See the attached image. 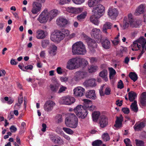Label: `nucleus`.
<instances>
[{
  "instance_id": "nucleus-15",
  "label": "nucleus",
  "mask_w": 146,
  "mask_h": 146,
  "mask_svg": "<svg viewBox=\"0 0 146 146\" xmlns=\"http://www.w3.org/2000/svg\"><path fill=\"white\" fill-rule=\"evenodd\" d=\"M84 88L81 86L77 87L73 90V94L75 96L77 97L82 96L85 92Z\"/></svg>"
},
{
  "instance_id": "nucleus-29",
  "label": "nucleus",
  "mask_w": 146,
  "mask_h": 146,
  "mask_svg": "<svg viewBox=\"0 0 146 146\" xmlns=\"http://www.w3.org/2000/svg\"><path fill=\"white\" fill-rule=\"evenodd\" d=\"M107 75V71L105 70H103L99 73L100 76L101 77L105 82H107L108 80Z\"/></svg>"
},
{
  "instance_id": "nucleus-22",
  "label": "nucleus",
  "mask_w": 146,
  "mask_h": 146,
  "mask_svg": "<svg viewBox=\"0 0 146 146\" xmlns=\"http://www.w3.org/2000/svg\"><path fill=\"white\" fill-rule=\"evenodd\" d=\"M112 24L109 22H106L102 26V32L106 35L108 34L107 30L110 29L112 27Z\"/></svg>"
},
{
  "instance_id": "nucleus-8",
  "label": "nucleus",
  "mask_w": 146,
  "mask_h": 146,
  "mask_svg": "<svg viewBox=\"0 0 146 146\" xmlns=\"http://www.w3.org/2000/svg\"><path fill=\"white\" fill-rule=\"evenodd\" d=\"M65 124L67 127L75 128L78 125V118L74 113L69 114L65 119Z\"/></svg>"
},
{
  "instance_id": "nucleus-12",
  "label": "nucleus",
  "mask_w": 146,
  "mask_h": 146,
  "mask_svg": "<svg viewBox=\"0 0 146 146\" xmlns=\"http://www.w3.org/2000/svg\"><path fill=\"white\" fill-rule=\"evenodd\" d=\"M75 99L71 96H67L61 98L59 100V103L61 104L70 105L74 103Z\"/></svg>"
},
{
  "instance_id": "nucleus-51",
  "label": "nucleus",
  "mask_w": 146,
  "mask_h": 146,
  "mask_svg": "<svg viewBox=\"0 0 146 146\" xmlns=\"http://www.w3.org/2000/svg\"><path fill=\"white\" fill-rule=\"evenodd\" d=\"M55 120L58 123H60L62 121V117L61 115H57L55 117Z\"/></svg>"
},
{
  "instance_id": "nucleus-1",
  "label": "nucleus",
  "mask_w": 146,
  "mask_h": 146,
  "mask_svg": "<svg viewBox=\"0 0 146 146\" xmlns=\"http://www.w3.org/2000/svg\"><path fill=\"white\" fill-rule=\"evenodd\" d=\"M83 106L78 105L74 109V111L79 118L84 119L87 116L88 112L86 109L90 111L94 110L95 106L92 105V101L85 99L83 100Z\"/></svg>"
},
{
  "instance_id": "nucleus-16",
  "label": "nucleus",
  "mask_w": 146,
  "mask_h": 146,
  "mask_svg": "<svg viewBox=\"0 0 146 146\" xmlns=\"http://www.w3.org/2000/svg\"><path fill=\"white\" fill-rule=\"evenodd\" d=\"M100 33L101 31L100 29L94 28L92 30L91 35L92 37L99 40L100 41L102 38Z\"/></svg>"
},
{
  "instance_id": "nucleus-28",
  "label": "nucleus",
  "mask_w": 146,
  "mask_h": 146,
  "mask_svg": "<svg viewBox=\"0 0 146 146\" xmlns=\"http://www.w3.org/2000/svg\"><path fill=\"white\" fill-rule=\"evenodd\" d=\"M101 0H88V5L90 7H96L97 4Z\"/></svg>"
},
{
  "instance_id": "nucleus-47",
  "label": "nucleus",
  "mask_w": 146,
  "mask_h": 146,
  "mask_svg": "<svg viewBox=\"0 0 146 146\" xmlns=\"http://www.w3.org/2000/svg\"><path fill=\"white\" fill-rule=\"evenodd\" d=\"M78 58L81 60L80 61V67L81 66L82 64H83L84 66H86L88 64V62L85 59L80 58Z\"/></svg>"
},
{
  "instance_id": "nucleus-3",
  "label": "nucleus",
  "mask_w": 146,
  "mask_h": 146,
  "mask_svg": "<svg viewBox=\"0 0 146 146\" xmlns=\"http://www.w3.org/2000/svg\"><path fill=\"white\" fill-rule=\"evenodd\" d=\"M141 21L134 19L131 13H129L127 17H125L123 19V24L121 26L123 29L127 28L129 25L132 27H137L141 23Z\"/></svg>"
},
{
  "instance_id": "nucleus-58",
  "label": "nucleus",
  "mask_w": 146,
  "mask_h": 146,
  "mask_svg": "<svg viewBox=\"0 0 146 146\" xmlns=\"http://www.w3.org/2000/svg\"><path fill=\"white\" fill-rule=\"evenodd\" d=\"M56 71L58 74H61L62 73L63 70L60 67H58L56 69Z\"/></svg>"
},
{
  "instance_id": "nucleus-55",
  "label": "nucleus",
  "mask_w": 146,
  "mask_h": 146,
  "mask_svg": "<svg viewBox=\"0 0 146 146\" xmlns=\"http://www.w3.org/2000/svg\"><path fill=\"white\" fill-rule=\"evenodd\" d=\"M112 42L114 46H116L120 42L119 39H114V40H112Z\"/></svg>"
},
{
  "instance_id": "nucleus-32",
  "label": "nucleus",
  "mask_w": 146,
  "mask_h": 146,
  "mask_svg": "<svg viewBox=\"0 0 146 146\" xmlns=\"http://www.w3.org/2000/svg\"><path fill=\"white\" fill-rule=\"evenodd\" d=\"M88 44L91 50H92V49L96 47L97 46V44L95 41L91 39H90L88 42Z\"/></svg>"
},
{
  "instance_id": "nucleus-54",
  "label": "nucleus",
  "mask_w": 146,
  "mask_h": 146,
  "mask_svg": "<svg viewBox=\"0 0 146 146\" xmlns=\"http://www.w3.org/2000/svg\"><path fill=\"white\" fill-rule=\"evenodd\" d=\"M111 90L109 87H107L106 88L104 91L105 94L108 95L110 94Z\"/></svg>"
},
{
  "instance_id": "nucleus-64",
  "label": "nucleus",
  "mask_w": 146,
  "mask_h": 146,
  "mask_svg": "<svg viewBox=\"0 0 146 146\" xmlns=\"http://www.w3.org/2000/svg\"><path fill=\"white\" fill-rule=\"evenodd\" d=\"M90 61L91 63H94L96 62L97 60L96 58L94 57H92L90 58Z\"/></svg>"
},
{
  "instance_id": "nucleus-59",
  "label": "nucleus",
  "mask_w": 146,
  "mask_h": 146,
  "mask_svg": "<svg viewBox=\"0 0 146 146\" xmlns=\"http://www.w3.org/2000/svg\"><path fill=\"white\" fill-rule=\"evenodd\" d=\"M66 88H67L66 87L61 86L58 92L59 93H62L65 91Z\"/></svg>"
},
{
  "instance_id": "nucleus-24",
  "label": "nucleus",
  "mask_w": 146,
  "mask_h": 146,
  "mask_svg": "<svg viewBox=\"0 0 146 146\" xmlns=\"http://www.w3.org/2000/svg\"><path fill=\"white\" fill-rule=\"evenodd\" d=\"M95 92V91L94 90H90L88 91L86 94V97L92 100L96 99V97Z\"/></svg>"
},
{
  "instance_id": "nucleus-42",
  "label": "nucleus",
  "mask_w": 146,
  "mask_h": 146,
  "mask_svg": "<svg viewBox=\"0 0 146 146\" xmlns=\"http://www.w3.org/2000/svg\"><path fill=\"white\" fill-rule=\"evenodd\" d=\"M129 76L130 78L134 82L136 81L137 79V75L134 72H131L129 73Z\"/></svg>"
},
{
  "instance_id": "nucleus-11",
  "label": "nucleus",
  "mask_w": 146,
  "mask_h": 146,
  "mask_svg": "<svg viewBox=\"0 0 146 146\" xmlns=\"http://www.w3.org/2000/svg\"><path fill=\"white\" fill-rule=\"evenodd\" d=\"M87 72L84 70H80L76 72L73 78V80L76 82H78L84 79L87 76Z\"/></svg>"
},
{
  "instance_id": "nucleus-37",
  "label": "nucleus",
  "mask_w": 146,
  "mask_h": 146,
  "mask_svg": "<svg viewBox=\"0 0 146 146\" xmlns=\"http://www.w3.org/2000/svg\"><path fill=\"white\" fill-rule=\"evenodd\" d=\"M50 44V41L48 39L42 40L41 41V46L43 48H46Z\"/></svg>"
},
{
  "instance_id": "nucleus-49",
  "label": "nucleus",
  "mask_w": 146,
  "mask_h": 146,
  "mask_svg": "<svg viewBox=\"0 0 146 146\" xmlns=\"http://www.w3.org/2000/svg\"><path fill=\"white\" fill-rule=\"evenodd\" d=\"M102 142L100 140H96L94 141L92 143L93 146H99L102 143Z\"/></svg>"
},
{
  "instance_id": "nucleus-17",
  "label": "nucleus",
  "mask_w": 146,
  "mask_h": 146,
  "mask_svg": "<svg viewBox=\"0 0 146 146\" xmlns=\"http://www.w3.org/2000/svg\"><path fill=\"white\" fill-rule=\"evenodd\" d=\"M47 31L42 29H38L36 31V38L39 39H44L48 36Z\"/></svg>"
},
{
  "instance_id": "nucleus-33",
  "label": "nucleus",
  "mask_w": 146,
  "mask_h": 146,
  "mask_svg": "<svg viewBox=\"0 0 146 146\" xmlns=\"http://www.w3.org/2000/svg\"><path fill=\"white\" fill-rule=\"evenodd\" d=\"M50 139L52 141L54 142L58 143V140H60L61 138L60 137H57V136L54 134H50Z\"/></svg>"
},
{
  "instance_id": "nucleus-9",
  "label": "nucleus",
  "mask_w": 146,
  "mask_h": 146,
  "mask_svg": "<svg viewBox=\"0 0 146 146\" xmlns=\"http://www.w3.org/2000/svg\"><path fill=\"white\" fill-rule=\"evenodd\" d=\"M81 59L76 57L70 59L67 62L66 68L67 69L72 70L80 67Z\"/></svg>"
},
{
  "instance_id": "nucleus-2",
  "label": "nucleus",
  "mask_w": 146,
  "mask_h": 146,
  "mask_svg": "<svg viewBox=\"0 0 146 146\" xmlns=\"http://www.w3.org/2000/svg\"><path fill=\"white\" fill-rule=\"evenodd\" d=\"M58 14L57 10L53 9L48 11L47 9H45L39 15L37 20L41 23H45L48 21H51Z\"/></svg>"
},
{
  "instance_id": "nucleus-39",
  "label": "nucleus",
  "mask_w": 146,
  "mask_h": 146,
  "mask_svg": "<svg viewBox=\"0 0 146 146\" xmlns=\"http://www.w3.org/2000/svg\"><path fill=\"white\" fill-rule=\"evenodd\" d=\"M131 108L132 110L135 112H136L138 110V108L137 106V102L135 100L131 105Z\"/></svg>"
},
{
  "instance_id": "nucleus-10",
  "label": "nucleus",
  "mask_w": 146,
  "mask_h": 146,
  "mask_svg": "<svg viewBox=\"0 0 146 146\" xmlns=\"http://www.w3.org/2000/svg\"><path fill=\"white\" fill-rule=\"evenodd\" d=\"M105 7L101 4H98L96 7H94L92 11L93 14L95 15L97 17L100 18L104 14L105 12Z\"/></svg>"
},
{
  "instance_id": "nucleus-21",
  "label": "nucleus",
  "mask_w": 146,
  "mask_h": 146,
  "mask_svg": "<svg viewBox=\"0 0 146 146\" xmlns=\"http://www.w3.org/2000/svg\"><path fill=\"white\" fill-rule=\"evenodd\" d=\"M108 118L105 116L103 115L100 117L99 121L100 126L102 128L105 127L108 124Z\"/></svg>"
},
{
  "instance_id": "nucleus-5",
  "label": "nucleus",
  "mask_w": 146,
  "mask_h": 146,
  "mask_svg": "<svg viewBox=\"0 0 146 146\" xmlns=\"http://www.w3.org/2000/svg\"><path fill=\"white\" fill-rule=\"evenodd\" d=\"M72 52L74 55H84L87 52L85 45L81 41L74 44L72 47Z\"/></svg>"
},
{
  "instance_id": "nucleus-48",
  "label": "nucleus",
  "mask_w": 146,
  "mask_h": 146,
  "mask_svg": "<svg viewBox=\"0 0 146 146\" xmlns=\"http://www.w3.org/2000/svg\"><path fill=\"white\" fill-rule=\"evenodd\" d=\"M135 141L136 146H144V142L143 141L136 139Z\"/></svg>"
},
{
  "instance_id": "nucleus-7",
  "label": "nucleus",
  "mask_w": 146,
  "mask_h": 146,
  "mask_svg": "<svg viewBox=\"0 0 146 146\" xmlns=\"http://www.w3.org/2000/svg\"><path fill=\"white\" fill-rule=\"evenodd\" d=\"M146 43V40L143 36H141L133 42L131 46L132 49L133 50H140L141 51V52L139 55L141 57L144 52V46Z\"/></svg>"
},
{
  "instance_id": "nucleus-35",
  "label": "nucleus",
  "mask_w": 146,
  "mask_h": 146,
  "mask_svg": "<svg viewBox=\"0 0 146 146\" xmlns=\"http://www.w3.org/2000/svg\"><path fill=\"white\" fill-rule=\"evenodd\" d=\"M129 99L130 102L133 101L137 97L136 94L133 91H131L128 93Z\"/></svg>"
},
{
  "instance_id": "nucleus-45",
  "label": "nucleus",
  "mask_w": 146,
  "mask_h": 146,
  "mask_svg": "<svg viewBox=\"0 0 146 146\" xmlns=\"http://www.w3.org/2000/svg\"><path fill=\"white\" fill-rule=\"evenodd\" d=\"M57 47L54 45H52L50 47V50L49 52V53L51 55L54 54L55 52L57 50Z\"/></svg>"
},
{
  "instance_id": "nucleus-52",
  "label": "nucleus",
  "mask_w": 146,
  "mask_h": 146,
  "mask_svg": "<svg viewBox=\"0 0 146 146\" xmlns=\"http://www.w3.org/2000/svg\"><path fill=\"white\" fill-rule=\"evenodd\" d=\"M124 142L126 146H132L130 139L129 138H126L124 139Z\"/></svg>"
},
{
  "instance_id": "nucleus-26",
  "label": "nucleus",
  "mask_w": 146,
  "mask_h": 146,
  "mask_svg": "<svg viewBox=\"0 0 146 146\" xmlns=\"http://www.w3.org/2000/svg\"><path fill=\"white\" fill-rule=\"evenodd\" d=\"M145 126V123L141 122L136 123L133 127L135 131H141Z\"/></svg>"
},
{
  "instance_id": "nucleus-50",
  "label": "nucleus",
  "mask_w": 146,
  "mask_h": 146,
  "mask_svg": "<svg viewBox=\"0 0 146 146\" xmlns=\"http://www.w3.org/2000/svg\"><path fill=\"white\" fill-rule=\"evenodd\" d=\"M5 101L7 102V103L9 104H12L13 102V99L11 98H9L8 97H5L4 98Z\"/></svg>"
},
{
  "instance_id": "nucleus-63",
  "label": "nucleus",
  "mask_w": 146,
  "mask_h": 146,
  "mask_svg": "<svg viewBox=\"0 0 146 146\" xmlns=\"http://www.w3.org/2000/svg\"><path fill=\"white\" fill-rule=\"evenodd\" d=\"M76 35V34L75 33H73L69 35V34L67 36H68V38H69L71 39L75 37Z\"/></svg>"
},
{
  "instance_id": "nucleus-44",
  "label": "nucleus",
  "mask_w": 146,
  "mask_h": 146,
  "mask_svg": "<svg viewBox=\"0 0 146 146\" xmlns=\"http://www.w3.org/2000/svg\"><path fill=\"white\" fill-rule=\"evenodd\" d=\"M63 130L65 133L69 134L72 135L74 133V131L69 128L64 127L63 128Z\"/></svg>"
},
{
  "instance_id": "nucleus-61",
  "label": "nucleus",
  "mask_w": 146,
  "mask_h": 146,
  "mask_svg": "<svg viewBox=\"0 0 146 146\" xmlns=\"http://www.w3.org/2000/svg\"><path fill=\"white\" fill-rule=\"evenodd\" d=\"M122 111L125 114H128L129 112V110L128 108H124L122 109Z\"/></svg>"
},
{
  "instance_id": "nucleus-14",
  "label": "nucleus",
  "mask_w": 146,
  "mask_h": 146,
  "mask_svg": "<svg viewBox=\"0 0 146 146\" xmlns=\"http://www.w3.org/2000/svg\"><path fill=\"white\" fill-rule=\"evenodd\" d=\"M55 104V102L52 100L46 101L44 105V109L46 112H50L53 110Z\"/></svg>"
},
{
  "instance_id": "nucleus-46",
  "label": "nucleus",
  "mask_w": 146,
  "mask_h": 146,
  "mask_svg": "<svg viewBox=\"0 0 146 146\" xmlns=\"http://www.w3.org/2000/svg\"><path fill=\"white\" fill-rule=\"evenodd\" d=\"M102 137L104 141H108L110 139L109 136L107 133H104L102 135Z\"/></svg>"
},
{
  "instance_id": "nucleus-57",
  "label": "nucleus",
  "mask_w": 146,
  "mask_h": 146,
  "mask_svg": "<svg viewBox=\"0 0 146 146\" xmlns=\"http://www.w3.org/2000/svg\"><path fill=\"white\" fill-rule=\"evenodd\" d=\"M70 1L71 0H60L59 3L61 5H63L69 3Z\"/></svg>"
},
{
  "instance_id": "nucleus-18",
  "label": "nucleus",
  "mask_w": 146,
  "mask_h": 146,
  "mask_svg": "<svg viewBox=\"0 0 146 146\" xmlns=\"http://www.w3.org/2000/svg\"><path fill=\"white\" fill-rule=\"evenodd\" d=\"M66 9L67 11L70 13L71 15L77 14L83 11V9L81 8L67 7Z\"/></svg>"
},
{
  "instance_id": "nucleus-41",
  "label": "nucleus",
  "mask_w": 146,
  "mask_h": 146,
  "mask_svg": "<svg viewBox=\"0 0 146 146\" xmlns=\"http://www.w3.org/2000/svg\"><path fill=\"white\" fill-rule=\"evenodd\" d=\"M109 71V78L110 79H113L115 75L116 72L115 70L112 68H108Z\"/></svg>"
},
{
  "instance_id": "nucleus-19",
  "label": "nucleus",
  "mask_w": 146,
  "mask_h": 146,
  "mask_svg": "<svg viewBox=\"0 0 146 146\" xmlns=\"http://www.w3.org/2000/svg\"><path fill=\"white\" fill-rule=\"evenodd\" d=\"M56 23L60 27H64L68 23V21L66 18L60 17L56 20Z\"/></svg>"
},
{
  "instance_id": "nucleus-60",
  "label": "nucleus",
  "mask_w": 146,
  "mask_h": 146,
  "mask_svg": "<svg viewBox=\"0 0 146 146\" xmlns=\"http://www.w3.org/2000/svg\"><path fill=\"white\" fill-rule=\"evenodd\" d=\"M56 132L59 134H60L61 135H62L64 134L63 132L61 130L59 129V128L57 127L56 129Z\"/></svg>"
},
{
  "instance_id": "nucleus-56",
  "label": "nucleus",
  "mask_w": 146,
  "mask_h": 146,
  "mask_svg": "<svg viewBox=\"0 0 146 146\" xmlns=\"http://www.w3.org/2000/svg\"><path fill=\"white\" fill-rule=\"evenodd\" d=\"M124 87L122 81L120 80L118 83L117 87L120 89H122Z\"/></svg>"
},
{
  "instance_id": "nucleus-6",
  "label": "nucleus",
  "mask_w": 146,
  "mask_h": 146,
  "mask_svg": "<svg viewBox=\"0 0 146 146\" xmlns=\"http://www.w3.org/2000/svg\"><path fill=\"white\" fill-rule=\"evenodd\" d=\"M146 43V40L143 36H141L133 42L131 46L132 49L133 50H140L141 51V52L139 55L141 57L144 52V46Z\"/></svg>"
},
{
  "instance_id": "nucleus-53",
  "label": "nucleus",
  "mask_w": 146,
  "mask_h": 146,
  "mask_svg": "<svg viewBox=\"0 0 146 146\" xmlns=\"http://www.w3.org/2000/svg\"><path fill=\"white\" fill-rule=\"evenodd\" d=\"M73 2L77 5H80L84 3L85 0H72Z\"/></svg>"
},
{
  "instance_id": "nucleus-13",
  "label": "nucleus",
  "mask_w": 146,
  "mask_h": 146,
  "mask_svg": "<svg viewBox=\"0 0 146 146\" xmlns=\"http://www.w3.org/2000/svg\"><path fill=\"white\" fill-rule=\"evenodd\" d=\"M119 12L118 9L113 7L109 8L108 11L109 17L112 20H114L118 15Z\"/></svg>"
},
{
  "instance_id": "nucleus-20",
  "label": "nucleus",
  "mask_w": 146,
  "mask_h": 146,
  "mask_svg": "<svg viewBox=\"0 0 146 146\" xmlns=\"http://www.w3.org/2000/svg\"><path fill=\"white\" fill-rule=\"evenodd\" d=\"M41 4L37 2H34L33 4V8L31 10L32 13L34 14H37L41 10Z\"/></svg>"
},
{
  "instance_id": "nucleus-62",
  "label": "nucleus",
  "mask_w": 146,
  "mask_h": 146,
  "mask_svg": "<svg viewBox=\"0 0 146 146\" xmlns=\"http://www.w3.org/2000/svg\"><path fill=\"white\" fill-rule=\"evenodd\" d=\"M42 128L41 129V131L43 132H44L46 131V129L47 127V126L46 124L43 123L42 124Z\"/></svg>"
},
{
  "instance_id": "nucleus-40",
  "label": "nucleus",
  "mask_w": 146,
  "mask_h": 146,
  "mask_svg": "<svg viewBox=\"0 0 146 146\" xmlns=\"http://www.w3.org/2000/svg\"><path fill=\"white\" fill-rule=\"evenodd\" d=\"M98 69V67L96 66L92 65L88 68V71L90 73H92L96 72Z\"/></svg>"
},
{
  "instance_id": "nucleus-23",
  "label": "nucleus",
  "mask_w": 146,
  "mask_h": 146,
  "mask_svg": "<svg viewBox=\"0 0 146 146\" xmlns=\"http://www.w3.org/2000/svg\"><path fill=\"white\" fill-rule=\"evenodd\" d=\"M123 120V117L122 115L119 117H116V120L114 126L117 128H120L122 127V122Z\"/></svg>"
},
{
  "instance_id": "nucleus-36",
  "label": "nucleus",
  "mask_w": 146,
  "mask_h": 146,
  "mask_svg": "<svg viewBox=\"0 0 146 146\" xmlns=\"http://www.w3.org/2000/svg\"><path fill=\"white\" fill-rule=\"evenodd\" d=\"M140 102L143 106L146 105V92L142 93L141 94Z\"/></svg>"
},
{
  "instance_id": "nucleus-27",
  "label": "nucleus",
  "mask_w": 146,
  "mask_h": 146,
  "mask_svg": "<svg viewBox=\"0 0 146 146\" xmlns=\"http://www.w3.org/2000/svg\"><path fill=\"white\" fill-rule=\"evenodd\" d=\"M145 7L143 5H140L136 9L135 14L136 15H138L144 12Z\"/></svg>"
},
{
  "instance_id": "nucleus-34",
  "label": "nucleus",
  "mask_w": 146,
  "mask_h": 146,
  "mask_svg": "<svg viewBox=\"0 0 146 146\" xmlns=\"http://www.w3.org/2000/svg\"><path fill=\"white\" fill-rule=\"evenodd\" d=\"M100 115V113L98 111H94L92 114L93 120L94 122H96Z\"/></svg>"
},
{
  "instance_id": "nucleus-30",
  "label": "nucleus",
  "mask_w": 146,
  "mask_h": 146,
  "mask_svg": "<svg viewBox=\"0 0 146 146\" xmlns=\"http://www.w3.org/2000/svg\"><path fill=\"white\" fill-rule=\"evenodd\" d=\"M100 18H97L96 16L93 14L90 17V21L94 25H98L99 24V21L98 19Z\"/></svg>"
},
{
  "instance_id": "nucleus-43",
  "label": "nucleus",
  "mask_w": 146,
  "mask_h": 146,
  "mask_svg": "<svg viewBox=\"0 0 146 146\" xmlns=\"http://www.w3.org/2000/svg\"><path fill=\"white\" fill-rule=\"evenodd\" d=\"M87 15V13L84 12L82 13L80 15L77 17L78 20L79 21H82L85 18Z\"/></svg>"
},
{
  "instance_id": "nucleus-31",
  "label": "nucleus",
  "mask_w": 146,
  "mask_h": 146,
  "mask_svg": "<svg viewBox=\"0 0 146 146\" xmlns=\"http://www.w3.org/2000/svg\"><path fill=\"white\" fill-rule=\"evenodd\" d=\"M102 45L103 47L106 49H109L111 46L110 42L108 39L104 40L102 42Z\"/></svg>"
},
{
  "instance_id": "nucleus-38",
  "label": "nucleus",
  "mask_w": 146,
  "mask_h": 146,
  "mask_svg": "<svg viewBox=\"0 0 146 146\" xmlns=\"http://www.w3.org/2000/svg\"><path fill=\"white\" fill-rule=\"evenodd\" d=\"M60 84L56 83V84H50V90L53 92H56L58 89Z\"/></svg>"
},
{
  "instance_id": "nucleus-25",
  "label": "nucleus",
  "mask_w": 146,
  "mask_h": 146,
  "mask_svg": "<svg viewBox=\"0 0 146 146\" xmlns=\"http://www.w3.org/2000/svg\"><path fill=\"white\" fill-rule=\"evenodd\" d=\"M96 80L94 79H91L85 81L83 83V85L86 87L94 86L96 85Z\"/></svg>"
},
{
  "instance_id": "nucleus-4",
  "label": "nucleus",
  "mask_w": 146,
  "mask_h": 146,
  "mask_svg": "<svg viewBox=\"0 0 146 146\" xmlns=\"http://www.w3.org/2000/svg\"><path fill=\"white\" fill-rule=\"evenodd\" d=\"M70 31L68 30L64 29L62 31L56 30L50 35V40L54 42L59 43L66 36H68Z\"/></svg>"
}]
</instances>
